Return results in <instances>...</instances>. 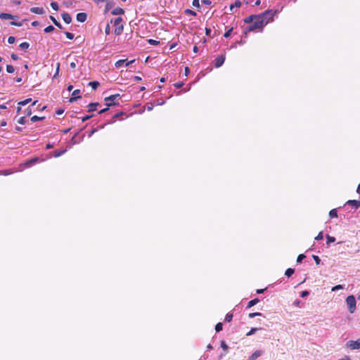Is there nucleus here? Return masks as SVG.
<instances>
[{
  "mask_svg": "<svg viewBox=\"0 0 360 360\" xmlns=\"http://www.w3.org/2000/svg\"><path fill=\"white\" fill-rule=\"evenodd\" d=\"M99 105L98 103H91L90 104H89L88 107H89V110L88 111L89 112H93L94 110H96V107Z\"/></svg>",
  "mask_w": 360,
  "mask_h": 360,
  "instance_id": "obj_14",
  "label": "nucleus"
},
{
  "mask_svg": "<svg viewBox=\"0 0 360 360\" xmlns=\"http://www.w3.org/2000/svg\"><path fill=\"white\" fill-rule=\"evenodd\" d=\"M77 98L76 96H72V97L69 99V102L74 103L75 101H77Z\"/></svg>",
  "mask_w": 360,
  "mask_h": 360,
  "instance_id": "obj_57",
  "label": "nucleus"
},
{
  "mask_svg": "<svg viewBox=\"0 0 360 360\" xmlns=\"http://www.w3.org/2000/svg\"><path fill=\"white\" fill-rule=\"evenodd\" d=\"M185 13H187V14H189V15H193V16H195L197 14L195 11H192V10H190V9H186L185 11Z\"/></svg>",
  "mask_w": 360,
  "mask_h": 360,
  "instance_id": "obj_45",
  "label": "nucleus"
},
{
  "mask_svg": "<svg viewBox=\"0 0 360 360\" xmlns=\"http://www.w3.org/2000/svg\"><path fill=\"white\" fill-rule=\"evenodd\" d=\"M87 15L85 13H79L77 14V20L79 22L86 21Z\"/></svg>",
  "mask_w": 360,
  "mask_h": 360,
  "instance_id": "obj_11",
  "label": "nucleus"
},
{
  "mask_svg": "<svg viewBox=\"0 0 360 360\" xmlns=\"http://www.w3.org/2000/svg\"><path fill=\"white\" fill-rule=\"evenodd\" d=\"M123 112H118V113H116L113 116H112V118L113 119H117V118H119L120 116L123 115Z\"/></svg>",
  "mask_w": 360,
  "mask_h": 360,
  "instance_id": "obj_50",
  "label": "nucleus"
},
{
  "mask_svg": "<svg viewBox=\"0 0 360 360\" xmlns=\"http://www.w3.org/2000/svg\"><path fill=\"white\" fill-rule=\"evenodd\" d=\"M124 63H125V60L122 59V60H117V61L115 63V67H116L117 68H119L122 67V66L123 65V64H124Z\"/></svg>",
  "mask_w": 360,
  "mask_h": 360,
  "instance_id": "obj_23",
  "label": "nucleus"
},
{
  "mask_svg": "<svg viewBox=\"0 0 360 360\" xmlns=\"http://www.w3.org/2000/svg\"><path fill=\"white\" fill-rule=\"evenodd\" d=\"M148 42H149L150 44H152V45H156V44H159V41H155V40H154V39H149V40H148Z\"/></svg>",
  "mask_w": 360,
  "mask_h": 360,
  "instance_id": "obj_54",
  "label": "nucleus"
},
{
  "mask_svg": "<svg viewBox=\"0 0 360 360\" xmlns=\"http://www.w3.org/2000/svg\"><path fill=\"white\" fill-rule=\"evenodd\" d=\"M70 66L72 69H75L76 68V63L75 62H72L70 63Z\"/></svg>",
  "mask_w": 360,
  "mask_h": 360,
  "instance_id": "obj_63",
  "label": "nucleus"
},
{
  "mask_svg": "<svg viewBox=\"0 0 360 360\" xmlns=\"http://www.w3.org/2000/svg\"><path fill=\"white\" fill-rule=\"evenodd\" d=\"M346 205L352 206L354 209H358L360 207V201L356 200H349Z\"/></svg>",
  "mask_w": 360,
  "mask_h": 360,
  "instance_id": "obj_7",
  "label": "nucleus"
},
{
  "mask_svg": "<svg viewBox=\"0 0 360 360\" xmlns=\"http://www.w3.org/2000/svg\"><path fill=\"white\" fill-rule=\"evenodd\" d=\"M32 101V98H27L22 101L18 103L19 105H25Z\"/></svg>",
  "mask_w": 360,
  "mask_h": 360,
  "instance_id": "obj_27",
  "label": "nucleus"
},
{
  "mask_svg": "<svg viewBox=\"0 0 360 360\" xmlns=\"http://www.w3.org/2000/svg\"><path fill=\"white\" fill-rule=\"evenodd\" d=\"M11 25L17 26V27H21L22 25V23L20 22H15L12 21L10 22Z\"/></svg>",
  "mask_w": 360,
  "mask_h": 360,
  "instance_id": "obj_46",
  "label": "nucleus"
},
{
  "mask_svg": "<svg viewBox=\"0 0 360 360\" xmlns=\"http://www.w3.org/2000/svg\"><path fill=\"white\" fill-rule=\"evenodd\" d=\"M326 239H327V244L328 245L335 241V237L330 236L329 235L326 236Z\"/></svg>",
  "mask_w": 360,
  "mask_h": 360,
  "instance_id": "obj_24",
  "label": "nucleus"
},
{
  "mask_svg": "<svg viewBox=\"0 0 360 360\" xmlns=\"http://www.w3.org/2000/svg\"><path fill=\"white\" fill-rule=\"evenodd\" d=\"M343 288H344L343 285H337L333 287L332 291H337L338 290H341V289H343Z\"/></svg>",
  "mask_w": 360,
  "mask_h": 360,
  "instance_id": "obj_42",
  "label": "nucleus"
},
{
  "mask_svg": "<svg viewBox=\"0 0 360 360\" xmlns=\"http://www.w3.org/2000/svg\"><path fill=\"white\" fill-rule=\"evenodd\" d=\"M15 41V38L14 37H9L8 38V42L11 44H13Z\"/></svg>",
  "mask_w": 360,
  "mask_h": 360,
  "instance_id": "obj_48",
  "label": "nucleus"
},
{
  "mask_svg": "<svg viewBox=\"0 0 360 360\" xmlns=\"http://www.w3.org/2000/svg\"><path fill=\"white\" fill-rule=\"evenodd\" d=\"M257 15H252L246 18L244 21L245 23H252L253 20L256 18Z\"/></svg>",
  "mask_w": 360,
  "mask_h": 360,
  "instance_id": "obj_16",
  "label": "nucleus"
},
{
  "mask_svg": "<svg viewBox=\"0 0 360 360\" xmlns=\"http://www.w3.org/2000/svg\"><path fill=\"white\" fill-rule=\"evenodd\" d=\"M110 8H111V6H110V3L108 2L105 6V13L108 12Z\"/></svg>",
  "mask_w": 360,
  "mask_h": 360,
  "instance_id": "obj_56",
  "label": "nucleus"
},
{
  "mask_svg": "<svg viewBox=\"0 0 360 360\" xmlns=\"http://www.w3.org/2000/svg\"><path fill=\"white\" fill-rule=\"evenodd\" d=\"M263 354V352L261 350H257L253 352L250 356L249 357V360H256L258 357H259Z\"/></svg>",
  "mask_w": 360,
  "mask_h": 360,
  "instance_id": "obj_10",
  "label": "nucleus"
},
{
  "mask_svg": "<svg viewBox=\"0 0 360 360\" xmlns=\"http://www.w3.org/2000/svg\"><path fill=\"white\" fill-rule=\"evenodd\" d=\"M65 152H66V150L55 151L54 157L55 158L60 157V155H63Z\"/></svg>",
  "mask_w": 360,
  "mask_h": 360,
  "instance_id": "obj_25",
  "label": "nucleus"
},
{
  "mask_svg": "<svg viewBox=\"0 0 360 360\" xmlns=\"http://www.w3.org/2000/svg\"><path fill=\"white\" fill-rule=\"evenodd\" d=\"M39 25V22L38 21H33V22H32V25L33 27H37V26H38Z\"/></svg>",
  "mask_w": 360,
  "mask_h": 360,
  "instance_id": "obj_62",
  "label": "nucleus"
},
{
  "mask_svg": "<svg viewBox=\"0 0 360 360\" xmlns=\"http://www.w3.org/2000/svg\"><path fill=\"white\" fill-rule=\"evenodd\" d=\"M233 319V314L228 313L225 316V321L230 322Z\"/></svg>",
  "mask_w": 360,
  "mask_h": 360,
  "instance_id": "obj_33",
  "label": "nucleus"
},
{
  "mask_svg": "<svg viewBox=\"0 0 360 360\" xmlns=\"http://www.w3.org/2000/svg\"><path fill=\"white\" fill-rule=\"evenodd\" d=\"M232 31H233V27H231V28L229 29V30H228L224 33V37H226V38H228V37L231 35V34Z\"/></svg>",
  "mask_w": 360,
  "mask_h": 360,
  "instance_id": "obj_41",
  "label": "nucleus"
},
{
  "mask_svg": "<svg viewBox=\"0 0 360 360\" xmlns=\"http://www.w3.org/2000/svg\"><path fill=\"white\" fill-rule=\"evenodd\" d=\"M93 115H86L85 117H83L82 120V122H85L86 120H88L89 119H90Z\"/></svg>",
  "mask_w": 360,
  "mask_h": 360,
  "instance_id": "obj_59",
  "label": "nucleus"
},
{
  "mask_svg": "<svg viewBox=\"0 0 360 360\" xmlns=\"http://www.w3.org/2000/svg\"><path fill=\"white\" fill-rule=\"evenodd\" d=\"M225 61V56L221 55L215 59L214 66L215 68L221 67Z\"/></svg>",
  "mask_w": 360,
  "mask_h": 360,
  "instance_id": "obj_6",
  "label": "nucleus"
},
{
  "mask_svg": "<svg viewBox=\"0 0 360 360\" xmlns=\"http://www.w3.org/2000/svg\"><path fill=\"white\" fill-rule=\"evenodd\" d=\"M348 310L350 314H353L356 309V299L354 295H349L346 299Z\"/></svg>",
  "mask_w": 360,
  "mask_h": 360,
  "instance_id": "obj_2",
  "label": "nucleus"
},
{
  "mask_svg": "<svg viewBox=\"0 0 360 360\" xmlns=\"http://www.w3.org/2000/svg\"><path fill=\"white\" fill-rule=\"evenodd\" d=\"M51 8H52L54 11H58V9H59L58 4V3H57V2H56V1H52V2L51 3Z\"/></svg>",
  "mask_w": 360,
  "mask_h": 360,
  "instance_id": "obj_28",
  "label": "nucleus"
},
{
  "mask_svg": "<svg viewBox=\"0 0 360 360\" xmlns=\"http://www.w3.org/2000/svg\"><path fill=\"white\" fill-rule=\"evenodd\" d=\"M59 68H60V63H57V68H56V73L53 76V77H56V76L58 75V72H59Z\"/></svg>",
  "mask_w": 360,
  "mask_h": 360,
  "instance_id": "obj_55",
  "label": "nucleus"
},
{
  "mask_svg": "<svg viewBox=\"0 0 360 360\" xmlns=\"http://www.w3.org/2000/svg\"><path fill=\"white\" fill-rule=\"evenodd\" d=\"M223 329V325L221 323H217L216 326H215V330L216 332H220L221 330H222Z\"/></svg>",
  "mask_w": 360,
  "mask_h": 360,
  "instance_id": "obj_29",
  "label": "nucleus"
},
{
  "mask_svg": "<svg viewBox=\"0 0 360 360\" xmlns=\"http://www.w3.org/2000/svg\"><path fill=\"white\" fill-rule=\"evenodd\" d=\"M115 28V34L116 35H120L123 32V25H122V18L121 17H117L114 20Z\"/></svg>",
  "mask_w": 360,
  "mask_h": 360,
  "instance_id": "obj_3",
  "label": "nucleus"
},
{
  "mask_svg": "<svg viewBox=\"0 0 360 360\" xmlns=\"http://www.w3.org/2000/svg\"><path fill=\"white\" fill-rule=\"evenodd\" d=\"M6 71L8 72V73H13L15 71V69L13 68V65H6Z\"/></svg>",
  "mask_w": 360,
  "mask_h": 360,
  "instance_id": "obj_31",
  "label": "nucleus"
},
{
  "mask_svg": "<svg viewBox=\"0 0 360 360\" xmlns=\"http://www.w3.org/2000/svg\"><path fill=\"white\" fill-rule=\"evenodd\" d=\"M27 122V120H26V117H20V119L18 120V122L20 124H25Z\"/></svg>",
  "mask_w": 360,
  "mask_h": 360,
  "instance_id": "obj_38",
  "label": "nucleus"
},
{
  "mask_svg": "<svg viewBox=\"0 0 360 360\" xmlns=\"http://www.w3.org/2000/svg\"><path fill=\"white\" fill-rule=\"evenodd\" d=\"M53 30H54V27H53V26H52V25H49V26L46 27L44 29V31L46 33H49V32H52V31H53Z\"/></svg>",
  "mask_w": 360,
  "mask_h": 360,
  "instance_id": "obj_35",
  "label": "nucleus"
},
{
  "mask_svg": "<svg viewBox=\"0 0 360 360\" xmlns=\"http://www.w3.org/2000/svg\"><path fill=\"white\" fill-rule=\"evenodd\" d=\"M65 34L66 37L69 39H72L74 38V34L71 32H65Z\"/></svg>",
  "mask_w": 360,
  "mask_h": 360,
  "instance_id": "obj_43",
  "label": "nucleus"
},
{
  "mask_svg": "<svg viewBox=\"0 0 360 360\" xmlns=\"http://www.w3.org/2000/svg\"><path fill=\"white\" fill-rule=\"evenodd\" d=\"M329 216L330 218L337 217H338V212L336 209H333L329 212Z\"/></svg>",
  "mask_w": 360,
  "mask_h": 360,
  "instance_id": "obj_22",
  "label": "nucleus"
},
{
  "mask_svg": "<svg viewBox=\"0 0 360 360\" xmlns=\"http://www.w3.org/2000/svg\"><path fill=\"white\" fill-rule=\"evenodd\" d=\"M184 85V83L183 82H177L176 84H174V86L176 88V89H179L181 87H182Z\"/></svg>",
  "mask_w": 360,
  "mask_h": 360,
  "instance_id": "obj_51",
  "label": "nucleus"
},
{
  "mask_svg": "<svg viewBox=\"0 0 360 360\" xmlns=\"http://www.w3.org/2000/svg\"><path fill=\"white\" fill-rule=\"evenodd\" d=\"M240 6H241V2L239 0H237V1H235L234 4H231L230 6V11H233V9L234 7L239 8Z\"/></svg>",
  "mask_w": 360,
  "mask_h": 360,
  "instance_id": "obj_19",
  "label": "nucleus"
},
{
  "mask_svg": "<svg viewBox=\"0 0 360 360\" xmlns=\"http://www.w3.org/2000/svg\"><path fill=\"white\" fill-rule=\"evenodd\" d=\"M309 295V291H307V290H304V291H302V292H301L300 296H301L302 297H303V298H304V297H307Z\"/></svg>",
  "mask_w": 360,
  "mask_h": 360,
  "instance_id": "obj_49",
  "label": "nucleus"
},
{
  "mask_svg": "<svg viewBox=\"0 0 360 360\" xmlns=\"http://www.w3.org/2000/svg\"><path fill=\"white\" fill-rule=\"evenodd\" d=\"M30 11L33 13L42 15L44 13V10L43 8L39 7H32L30 8Z\"/></svg>",
  "mask_w": 360,
  "mask_h": 360,
  "instance_id": "obj_12",
  "label": "nucleus"
},
{
  "mask_svg": "<svg viewBox=\"0 0 360 360\" xmlns=\"http://www.w3.org/2000/svg\"><path fill=\"white\" fill-rule=\"evenodd\" d=\"M211 29L210 28H205V34L207 36H210V33H211Z\"/></svg>",
  "mask_w": 360,
  "mask_h": 360,
  "instance_id": "obj_61",
  "label": "nucleus"
},
{
  "mask_svg": "<svg viewBox=\"0 0 360 360\" xmlns=\"http://www.w3.org/2000/svg\"><path fill=\"white\" fill-rule=\"evenodd\" d=\"M21 49H27L30 47V44L27 42H22L19 45Z\"/></svg>",
  "mask_w": 360,
  "mask_h": 360,
  "instance_id": "obj_26",
  "label": "nucleus"
},
{
  "mask_svg": "<svg viewBox=\"0 0 360 360\" xmlns=\"http://www.w3.org/2000/svg\"><path fill=\"white\" fill-rule=\"evenodd\" d=\"M64 112L63 109H58L56 110V113L58 115H62Z\"/></svg>",
  "mask_w": 360,
  "mask_h": 360,
  "instance_id": "obj_60",
  "label": "nucleus"
},
{
  "mask_svg": "<svg viewBox=\"0 0 360 360\" xmlns=\"http://www.w3.org/2000/svg\"><path fill=\"white\" fill-rule=\"evenodd\" d=\"M221 348H222L225 352H226V351L228 350V349H229L228 345H226V343L224 340L221 341Z\"/></svg>",
  "mask_w": 360,
  "mask_h": 360,
  "instance_id": "obj_34",
  "label": "nucleus"
},
{
  "mask_svg": "<svg viewBox=\"0 0 360 360\" xmlns=\"http://www.w3.org/2000/svg\"><path fill=\"white\" fill-rule=\"evenodd\" d=\"M262 316V314L259 312H252V313H250L248 315V316L251 319H252L255 316Z\"/></svg>",
  "mask_w": 360,
  "mask_h": 360,
  "instance_id": "obj_37",
  "label": "nucleus"
},
{
  "mask_svg": "<svg viewBox=\"0 0 360 360\" xmlns=\"http://www.w3.org/2000/svg\"><path fill=\"white\" fill-rule=\"evenodd\" d=\"M312 257L317 265L321 264V259L317 255H313Z\"/></svg>",
  "mask_w": 360,
  "mask_h": 360,
  "instance_id": "obj_40",
  "label": "nucleus"
},
{
  "mask_svg": "<svg viewBox=\"0 0 360 360\" xmlns=\"http://www.w3.org/2000/svg\"><path fill=\"white\" fill-rule=\"evenodd\" d=\"M193 6L198 8H200V1L199 0H193Z\"/></svg>",
  "mask_w": 360,
  "mask_h": 360,
  "instance_id": "obj_44",
  "label": "nucleus"
},
{
  "mask_svg": "<svg viewBox=\"0 0 360 360\" xmlns=\"http://www.w3.org/2000/svg\"><path fill=\"white\" fill-rule=\"evenodd\" d=\"M11 57L14 60H17L19 58L17 54H15V53H13L11 55Z\"/></svg>",
  "mask_w": 360,
  "mask_h": 360,
  "instance_id": "obj_52",
  "label": "nucleus"
},
{
  "mask_svg": "<svg viewBox=\"0 0 360 360\" xmlns=\"http://www.w3.org/2000/svg\"><path fill=\"white\" fill-rule=\"evenodd\" d=\"M295 272V270L293 269H291V268H288L285 272V275L288 277H290Z\"/></svg>",
  "mask_w": 360,
  "mask_h": 360,
  "instance_id": "obj_20",
  "label": "nucleus"
},
{
  "mask_svg": "<svg viewBox=\"0 0 360 360\" xmlns=\"http://www.w3.org/2000/svg\"><path fill=\"white\" fill-rule=\"evenodd\" d=\"M61 17H62L63 20H64V22L67 24H70L72 22V17L68 13H65V12L61 14Z\"/></svg>",
  "mask_w": 360,
  "mask_h": 360,
  "instance_id": "obj_9",
  "label": "nucleus"
},
{
  "mask_svg": "<svg viewBox=\"0 0 360 360\" xmlns=\"http://www.w3.org/2000/svg\"><path fill=\"white\" fill-rule=\"evenodd\" d=\"M202 3L207 6H210L212 4L211 1L210 0H202Z\"/></svg>",
  "mask_w": 360,
  "mask_h": 360,
  "instance_id": "obj_58",
  "label": "nucleus"
},
{
  "mask_svg": "<svg viewBox=\"0 0 360 360\" xmlns=\"http://www.w3.org/2000/svg\"><path fill=\"white\" fill-rule=\"evenodd\" d=\"M259 302V300L258 298H255V299L250 300L248 303L247 308H250V307H253L254 305L257 304Z\"/></svg>",
  "mask_w": 360,
  "mask_h": 360,
  "instance_id": "obj_15",
  "label": "nucleus"
},
{
  "mask_svg": "<svg viewBox=\"0 0 360 360\" xmlns=\"http://www.w3.org/2000/svg\"><path fill=\"white\" fill-rule=\"evenodd\" d=\"M50 19L54 23V25L58 22L57 20L54 17H53L52 15L50 16Z\"/></svg>",
  "mask_w": 360,
  "mask_h": 360,
  "instance_id": "obj_64",
  "label": "nucleus"
},
{
  "mask_svg": "<svg viewBox=\"0 0 360 360\" xmlns=\"http://www.w3.org/2000/svg\"><path fill=\"white\" fill-rule=\"evenodd\" d=\"M305 258V255H303V254H300L298 255L297 258V263H300L302 262V261Z\"/></svg>",
  "mask_w": 360,
  "mask_h": 360,
  "instance_id": "obj_39",
  "label": "nucleus"
},
{
  "mask_svg": "<svg viewBox=\"0 0 360 360\" xmlns=\"http://www.w3.org/2000/svg\"><path fill=\"white\" fill-rule=\"evenodd\" d=\"M72 96H76L77 98H81V95H80V90H79V89H76V90H75V91L72 92Z\"/></svg>",
  "mask_w": 360,
  "mask_h": 360,
  "instance_id": "obj_32",
  "label": "nucleus"
},
{
  "mask_svg": "<svg viewBox=\"0 0 360 360\" xmlns=\"http://www.w3.org/2000/svg\"><path fill=\"white\" fill-rule=\"evenodd\" d=\"M17 18H18V16L13 15L12 14H10V13H1L0 14V18L2 20H9V19L13 20Z\"/></svg>",
  "mask_w": 360,
  "mask_h": 360,
  "instance_id": "obj_8",
  "label": "nucleus"
},
{
  "mask_svg": "<svg viewBox=\"0 0 360 360\" xmlns=\"http://www.w3.org/2000/svg\"><path fill=\"white\" fill-rule=\"evenodd\" d=\"M44 119H45L44 117H38L37 115H34L31 117V121L33 122H35L37 121L43 120Z\"/></svg>",
  "mask_w": 360,
  "mask_h": 360,
  "instance_id": "obj_21",
  "label": "nucleus"
},
{
  "mask_svg": "<svg viewBox=\"0 0 360 360\" xmlns=\"http://www.w3.org/2000/svg\"><path fill=\"white\" fill-rule=\"evenodd\" d=\"M323 238V232H319V234L315 237V240H322Z\"/></svg>",
  "mask_w": 360,
  "mask_h": 360,
  "instance_id": "obj_47",
  "label": "nucleus"
},
{
  "mask_svg": "<svg viewBox=\"0 0 360 360\" xmlns=\"http://www.w3.org/2000/svg\"><path fill=\"white\" fill-rule=\"evenodd\" d=\"M153 108V104H151V103L149 104L148 103V104L146 105V109H147L148 111L152 110Z\"/></svg>",
  "mask_w": 360,
  "mask_h": 360,
  "instance_id": "obj_53",
  "label": "nucleus"
},
{
  "mask_svg": "<svg viewBox=\"0 0 360 360\" xmlns=\"http://www.w3.org/2000/svg\"><path fill=\"white\" fill-rule=\"evenodd\" d=\"M119 97L120 94H114L106 97L105 98V105L108 107L119 105V103L115 102V100Z\"/></svg>",
  "mask_w": 360,
  "mask_h": 360,
  "instance_id": "obj_4",
  "label": "nucleus"
},
{
  "mask_svg": "<svg viewBox=\"0 0 360 360\" xmlns=\"http://www.w3.org/2000/svg\"><path fill=\"white\" fill-rule=\"evenodd\" d=\"M39 160V158H32L28 161H27L25 162V165L27 166V167H30L32 165H33L34 164H35L37 162H38Z\"/></svg>",
  "mask_w": 360,
  "mask_h": 360,
  "instance_id": "obj_17",
  "label": "nucleus"
},
{
  "mask_svg": "<svg viewBox=\"0 0 360 360\" xmlns=\"http://www.w3.org/2000/svg\"><path fill=\"white\" fill-rule=\"evenodd\" d=\"M110 31H111V28H110V24L108 23L105 26V33L106 35H108L110 34Z\"/></svg>",
  "mask_w": 360,
  "mask_h": 360,
  "instance_id": "obj_36",
  "label": "nucleus"
},
{
  "mask_svg": "<svg viewBox=\"0 0 360 360\" xmlns=\"http://www.w3.org/2000/svg\"><path fill=\"white\" fill-rule=\"evenodd\" d=\"M99 82H96V81H93V82H90L89 83V86H91L94 90H96L98 86H99Z\"/></svg>",
  "mask_w": 360,
  "mask_h": 360,
  "instance_id": "obj_18",
  "label": "nucleus"
},
{
  "mask_svg": "<svg viewBox=\"0 0 360 360\" xmlns=\"http://www.w3.org/2000/svg\"><path fill=\"white\" fill-rule=\"evenodd\" d=\"M276 11L267 10L262 14L257 15L252 23L245 28V32L261 30L269 22L273 20V16Z\"/></svg>",
  "mask_w": 360,
  "mask_h": 360,
  "instance_id": "obj_1",
  "label": "nucleus"
},
{
  "mask_svg": "<svg viewBox=\"0 0 360 360\" xmlns=\"http://www.w3.org/2000/svg\"><path fill=\"white\" fill-rule=\"evenodd\" d=\"M259 328H252L251 330L246 334L247 336H250L256 333Z\"/></svg>",
  "mask_w": 360,
  "mask_h": 360,
  "instance_id": "obj_30",
  "label": "nucleus"
},
{
  "mask_svg": "<svg viewBox=\"0 0 360 360\" xmlns=\"http://www.w3.org/2000/svg\"><path fill=\"white\" fill-rule=\"evenodd\" d=\"M346 347L349 348L350 349L354 350L360 348V338L354 341L349 340L346 343Z\"/></svg>",
  "mask_w": 360,
  "mask_h": 360,
  "instance_id": "obj_5",
  "label": "nucleus"
},
{
  "mask_svg": "<svg viewBox=\"0 0 360 360\" xmlns=\"http://www.w3.org/2000/svg\"><path fill=\"white\" fill-rule=\"evenodd\" d=\"M111 13L114 15H122L124 13V9H122V8H120V7H117L115 8V9L112 10V11L111 12Z\"/></svg>",
  "mask_w": 360,
  "mask_h": 360,
  "instance_id": "obj_13",
  "label": "nucleus"
}]
</instances>
